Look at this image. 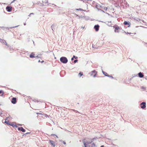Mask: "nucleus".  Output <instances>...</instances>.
<instances>
[{
  "label": "nucleus",
  "mask_w": 147,
  "mask_h": 147,
  "mask_svg": "<svg viewBox=\"0 0 147 147\" xmlns=\"http://www.w3.org/2000/svg\"><path fill=\"white\" fill-rule=\"evenodd\" d=\"M17 102V99L16 98L13 97L12 98L11 100V102L13 104H16Z\"/></svg>",
  "instance_id": "obj_6"
},
{
  "label": "nucleus",
  "mask_w": 147,
  "mask_h": 147,
  "mask_svg": "<svg viewBox=\"0 0 147 147\" xmlns=\"http://www.w3.org/2000/svg\"><path fill=\"white\" fill-rule=\"evenodd\" d=\"M6 10L8 12H10L12 9V7L11 6H7L6 7Z\"/></svg>",
  "instance_id": "obj_8"
},
{
  "label": "nucleus",
  "mask_w": 147,
  "mask_h": 147,
  "mask_svg": "<svg viewBox=\"0 0 147 147\" xmlns=\"http://www.w3.org/2000/svg\"><path fill=\"white\" fill-rule=\"evenodd\" d=\"M138 76L140 78H142L144 76L143 75L141 72H140L139 73Z\"/></svg>",
  "instance_id": "obj_12"
},
{
  "label": "nucleus",
  "mask_w": 147,
  "mask_h": 147,
  "mask_svg": "<svg viewBox=\"0 0 147 147\" xmlns=\"http://www.w3.org/2000/svg\"><path fill=\"white\" fill-rule=\"evenodd\" d=\"M9 125L11 126H12L13 127H15V126H17L15 124H13L12 123H10Z\"/></svg>",
  "instance_id": "obj_18"
},
{
  "label": "nucleus",
  "mask_w": 147,
  "mask_h": 147,
  "mask_svg": "<svg viewBox=\"0 0 147 147\" xmlns=\"http://www.w3.org/2000/svg\"><path fill=\"white\" fill-rule=\"evenodd\" d=\"M85 140H83L84 147H95V145L93 142V139H92L88 138L86 141H84Z\"/></svg>",
  "instance_id": "obj_1"
},
{
  "label": "nucleus",
  "mask_w": 147,
  "mask_h": 147,
  "mask_svg": "<svg viewBox=\"0 0 147 147\" xmlns=\"http://www.w3.org/2000/svg\"><path fill=\"white\" fill-rule=\"evenodd\" d=\"M103 44L102 42H94L92 44V47L94 49H98L101 47Z\"/></svg>",
  "instance_id": "obj_2"
},
{
  "label": "nucleus",
  "mask_w": 147,
  "mask_h": 147,
  "mask_svg": "<svg viewBox=\"0 0 147 147\" xmlns=\"http://www.w3.org/2000/svg\"><path fill=\"white\" fill-rule=\"evenodd\" d=\"M113 27L117 31V32L118 33L119 32L120 30H121V28L118 26H114Z\"/></svg>",
  "instance_id": "obj_7"
},
{
  "label": "nucleus",
  "mask_w": 147,
  "mask_h": 147,
  "mask_svg": "<svg viewBox=\"0 0 147 147\" xmlns=\"http://www.w3.org/2000/svg\"><path fill=\"white\" fill-rule=\"evenodd\" d=\"M73 57H74L76 59H77L78 58V57L77 56H73Z\"/></svg>",
  "instance_id": "obj_22"
},
{
  "label": "nucleus",
  "mask_w": 147,
  "mask_h": 147,
  "mask_svg": "<svg viewBox=\"0 0 147 147\" xmlns=\"http://www.w3.org/2000/svg\"><path fill=\"white\" fill-rule=\"evenodd\" d=\"M100 147H104V146L102 145V146H101Z\"/></svg>",
  "instance_id": "obj_28"
},
{
  "label": "nucleus",
  "mask_w": 147,
  "mask_h": 147,
  "mask_svg": "<svg viewBox=\"0 0 147 147\" xmlns=\"http://www.w3.org/2000/svg\"><path fill=\"white\" fill-rule=\"evenodd\" d=\"M76 10H80V11H86L85 10H84L83 9H81V8L77 9H76Z\"/></svg>",
  "instance_id": "obj_16"
},
{
  "label": "nucleus",
  "mask_w": 147,
  "mask_h": 147,
  "mask_svg": "<svg viewBox=\"0 0 147 147\" xmlns=\"http://www.w3.org/2000/svg\"><path fill=\"white\" fill-rule=\"evenodd\" d=\"M49 141L51 145H53L54 147H55V142L52 140H50Z\"/></svg>",
  "instance_id": "obj_11"
},
{
  "label": "nucleus",
  "mask_w": 147,
  "mask_h": 147,
  "mask_svg": "<svg viewBox=\"0 0 147 147\" xmlns=\"http://www.w3.org/2000/svg\"><path fill=\"white\" fill-rule=\"evenodd\" d=\"M30 55H34V54L33 53H32Z\"/></svg>",
  "instance_id": "obj_25"
},
{
  "label": "nucleus",
  "mask_w": 147,
  "mask_h": 147,
  "mask_svg": "<svg viewBox=\"0 0 147 147\" xmlns=\"http://www.w3.org/2000/svg\"><path fill=\"white\" fill-rule=\"evenodd\" d=\"M83 75V73L82 72H80L78 74L79 76H80V77H81Z\"/></svg>",
  "instance_id": "obj_17"
},
{
  "label": "nucleus",
  "mask_w": 147,
  "mask_h": 147,
  "mask_svg": "<svg viewBox=\"0 0 147 147\" xmlns=\"http://www.w3.org/2000/svg\"><path fill=\"white\" fill-rule=\"evenodd\" d=\"M60 61L63 63H66L67 62V58L65 57H62L60 59Z\"/></svg>",
  "instance_id": "obj_3"
},
{
  "label": "nucleus",
  "mask_w": 147,
  "mask_h": 147,
  "mask_svg": "<svg viewBox=\"0 0 147 147\" xmlns=\"http://www.w3.org/2000/svg\"><path fill=\"white\" fill-rule=\"evenodd\" d=\"M90 74L91 76H93V77H95L97 74V72L95 70H94V71H91Z\"/></svg>",
  "instance_id": "obj_4"
},
{
  "label": "nucleus",
  "mask_w": 147,
  "mask_h": 147,
  "mask_svg": "<svg viewBox=\"0 0 147 147\" xmlns=\"http://www.w3.org/2000/svg\"><path fill=\"white\" fill-rule=\"evenodd\" d=\"M102 72H103V74L104 75H105V76H109V75H108L107 73L106 72H105L103 71Z\"/></svg>",
  "instance_id": "obj_15"
},
{
  "label": "nucleus",
  "mask_w": 147,
  "mask_h": 147,
  "mask_svg": "<svg viewBox=\"0 0 147 147\" xmlns=\"http://www.w3.org/2000/svg\"><path fill=\"white\" fill-rule=\"evenodd\" d=\"M114 32H117V30L115 29V30H114Z\"/></svg>",
  "instance_id": "obj_24"
},
{
  "label": "nucleus",
  "mask_w": 147,
  "mask_h": 147,
  "mask_svg": "<svg viewBox=\"0 0 147 147\" xmlns=\"http://www.w3.org/2000/svg\"><path fill=\"white\" fill-rule=\"evenodd\" d=\"M1 40V41H3V40H2L1 39H0V41Z\"/></svg>",
  "instance_id": "obj_27"
},
{
  "label": "nucleus",
  "mask_w": 147,
  "mask_h": 147,
  "mask_svg": "<svg viewBox=\"0 0 147 147\" xmlns=\"http://www.w3.org/2000/svg\"><path fill=\"white\" fill-rule=\"evenodd\" d=\"M78 61V60L77 59H76L74 61V63H76V62Z\"/></svg>",
  "instance_id": "obj_21"
},
{
  "label": "nucleus",
  "mask_w": 147,
  "mask_h": 147,
  "mask_svg": "<svg viewBox=\"0 0 147 147\" xmlns=\"http://www.w3.org/2000/svg\"><path fill=\"white\" fill-rule=\"evenodd\" d=\"M74 57H73L72 58H71V60H74Z\"/></svg>",
  "instance_id": "obj_26"
},
{
  "label": "nucleus",
  "mask_w": 147,
  "mask_h": 147,
  "mask_svg": "<svg viewBox=\"0 0 147 147\" xmlns=\"http://www.w3.org/2000/svg\"><path fill=\"white\" fill-rule=\"evenodd\" d=\"M18 129L19 130H20L22 131V132H25V130L24 129L23 127H18Z\"/></svg>",
  "instance_id": "obj_10"
},
{
  "label": "nucleus",
  "mask_w": 147,
  "mask_h": 147,
  "mask_svg": "<svg viewBox=\"0 0 147 147\" xmlns=\"http://www.w3.org/2000/svg\"><path fill=\"white\" fill-rule=\"evenodd\" d=\"M4 92L3 91L1 90H0V96H2L3 95Z\"/></svg>",
  "instance_id": "obj_14"
},
{
  "label": "nucleus",
  "mask_w": 147,
  "mask_h": 147,
  "mask_svg": "<svg viewBox=\"0 0 147 147\" xmlns=\"http://www.w3.org/2000/svg\"><path fill=\"white\" fill-rule=\"evenodd\" d=\"M123 24L125 25H130V22H127L126 21H125L124 22Z\"/></svg>",
  "instance_id": "obj_13"
},
{
  "label": "nucleus",
  "mask_w": 147,
  "mask_h": 147,
  "mask_svg": "<svg viewBox=\"0 0 147 147\" xmlns=\"http://www.w3.org/2000/svg\"><path fill=\"white\" fill-rule=\"evenodd\" d=\"M99 25L98 24L94 26V28L96 31H98L99 30Z\"/></svg>",
  "instance_id": "obj_9"
},
{
  "label": "nucleus",
  "mask_w": 147,
  "mask_h": 147,
  "mask_svg": "<svg viewBox=\"0 0 147 147\" xmlns=\"http://www.w3.org/2000/svg\"><path fill=\"white\" fill-rule=\"evenodd\" d=\"M30 58H32L35 57L34 56H30Z\"/></svg>",
  "instance_id": "obj_23"
},
{
  "label": "nucleus",
  "mask_w": 147,
  "mask_h": 147,
  "mask_svg": "<svg viewBox=\"0 0 147 147\" xmlns=\"http://www.w3.org/2000/svg\"><path fill=\"white\" fill-rule=\"evenodd\" d=\"M15 1V0H14L13 1H12V2H11V3H13V2L14 1Z\"/></svg>",
  "instance_id": "obj_29"
},
{
  "label": "nucleus",
  "mask_w": 147,
  "mask_h": 147,
  "mask_svg": "<svg viewBox=\"0 0 147 147\" xmlns=\"http://www.w3.org/2000/svg\"><path fill=\"white\" fill-rule=\"evenodd\" d=\"M7 119L6 118V119H5V123L7 124H10V123H9V121H6V120H7Z\"/></svg>",
  "instance_id": "obj_19"
},
{
  "label": "nucleus",
  "mask_w": 147,
  "mask_h": 147,
  "mask_svg": "<svg viewBox=\"0 0 147 147\" xmlns=\"http://www.w3.org/2000/svg\"><path fill=\"white\" fill-rule=\"evenodd\" d=\"M64 144H66V143L65 141H61Z\"/></svg>",
  "instance_id": "obj_20"
},
{
  "label": "nucleus",
  "mask_w": 147,
  "mask_h": 147,
  "mask_svg": "<svg viewBox=\"0 0 147 147\" xmlns=\"http://www.w3.org/2000/svg\"><path fill=\"white\" fill-rule=\"evenodd\" d=\"M140 105L141 108L142 109H144L146 107V103L145 102H143L141 103Z\"/></svg>",
  "instance_id": "obj_5"
},
{
  "label": "nucleus",
  "mask_w": 147,
  "mask_h": 147,
  "mask_svg": "<svg viewBox=\"0 0 147 147\" xmlns=\"http://www.w3.org/2000/svg\"><path fill=\"white\" fill-rule=\"evenodd\" d=\"M55 135L58 138V137L57 135Z\"/></svg>",
  "instance_id": "obj_30"
}]
</instances>
